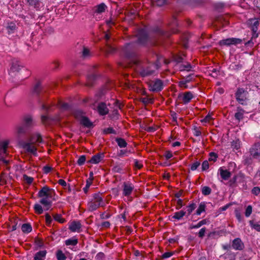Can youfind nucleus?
Masks as SVG:
<instances>
[{"mask_svg": "<svg viewBox=\"0 0 260 260\" xmlns=\"http://www.w3.org/2000/svg\"><path fill=\"white\" fill-rule=\"evenodd\" d=\"M96 78L95 74L93 73L91 75H88L87 77V82L86 85L88 87H91L93 85V82Z\"/></svg>", "mask_w": 260, "mask_h": 260, "instance_id": "obj_21", "label": "nucleus"}, {"mask_svg": "<svg viewBox=\"0 0 260 260\" xmlns=\"http://www.w3.org/2000/svg\"><path fill=\"white\" fill-rule=\"evenodd\" d=\"M232 246L233 249L236 250L241 251L244 248V244L239 238H237L233 241Z\"/></svg>", "mask_w": 260, "mask_h": 260, "instance_id": "obj_14", "label": "nucleus"}, {"mask_svg": "<svg viewBox=\"0 0 260 260\" xmlns=\"http://www.w3.org/2000/svg\"><path fill=\"white\" fill-rule=\"evenodd\" d=\"M81 226L82 225L80 221H73L70 224L69 229L72 232H80Z\"/></svg>", "mask_w": 260, "mask_h": 260, "instance_id": "obj_15", "label": "nucleus"}, {"mask_svg": "<svg viewBox=\"0 0 260 260\" xmlns=\"http://www.w3.org/2000/svg\"><path fill=\"white\" fill-rule=\"evenodd\" d=\"M209 168V162L207 160H204L202 165V170L203 171H206Z\"/></svg>", "mask_w": 260, "mask_h": 260, "instance_id": "obj_58", "label": "nucleus"}, {"mask_svg": "<svg viewBox=\"0 0 260 260\" xmlns=\"http://www.w3.org/2000/svg\"><path fill=\"white\" fill-rule=\"evenodd\" d=\"M78 242V239L75 237H73L72 238H70L66 240L65 244L67 246H75L77 244Z\"/></svg>", "mask_w": 260, "mask_h": 260, "instance_id": "obj_29", "label": "nucleus"}, {"mask_svg": "<svg viewBox=\"0 0 260 260\" xmlns=\"http://www.w3.org/2000/svg\"><path fill=\"white\" fill-rule=\"evenodd\" d=\"M252 206L251 205L248 206L245 210V216L246 217H249L251 215V214L252 213Z\"/></svg>", "mask_w": 260, "mask_h": 260, "instance_id": "obj_56", "label": "nucleus"}, {"mask_svg": "<svg viewBox=\"0 0 260 260\" xmlns=\"http://www.w3.org/2000/svg\"><path fill=\"white\" fill-rule=\"evenodd\" d=\"M232 147L236 150H238L240 148V142L239 140L234 141L232 143Z\"/></svg>", "mask_w": 260, "mask_h": 260, "instance_id": "obj_54", "label": "nucleus"}, {"mask_svg": "<svg viewBox=\"0 0 260 260\" xmlns=\"http://www.w3.org/2000/svg\"><path fill=\"white\" fill-rule=\"evenodd\" d=\"M104 204L102 194L100 192L94 193L92 200L87 204L88 210L89 211L96 210L100 207L104 206Z\"/></svg>", "mask_w": 260, "mask_h": 260, "instance_id": "obj_4", "label": "nucleus"}, {"mask_svg": "<svg viewBox=\"0 0 260 260\" xmlns=\"http://www.w3.org/2000/svg\"><path fill=\"white\" fill-rule=\"evenodd\" d=\"M135 44L134 43L126 44L122 49V54L131 62L137 65V71L142 77L152 75L156 70V66L151 62L142 61L135 50Z\"/></svg>", "mask_w": 260, "mask_h": 260, "instance_id": "obj_1", "label": "nucleus"}, {"mask_svg": "<svg viewBox=\"0 0 260 260\" xmlns=\"http://www.w3.org/2000/svg\"><path fill=\"white\" fill-rule=\"evenodd\" d=\"M134 189V186L132 183L128 182H124L123 184L122 194L125 197L129 196Z\"/></svg>", "mask_w": 260, "mask_h": 260, "instance_id": "obj_13", "label": "nucleus"}, {"mask_svg": "<svg viewBox=\"0 0 260 260\" xmlns=\"http://www.w3.org/2000/svg\"><path fill=\"white\" fill-rule=\"evenodd\" d=\"M24 180L28 184H31L33 181V178L29 177L26 175H24L23 176Z\"/></svg>", "mask_w": 260, "mask_h": 260, "instance_id": "obj_55", "label": "nucleus"}, {"mask_svg": "<svg viewBox=\"0 0 260 260\" xmlns=\"http://www.w3.org/2000/svg\"><path fill=\"white\" fill-rule=\"evenodd\" d=\"M74 116L75 118L78 119L79 121L80 119L84 117L83 113L80 110H77L74 112Z\"/></svg>", "mask_w": 260, "mask_h": 260, "instance_id": "obj_41", "label": "nucleus"}, {"mask_svg": "<svg viewBox=\"0 0 260 260\" xmlns=\"http://www.w3.org/2000/svg\"><path fill=\"white\" fill-rule=\"evenodd\" d=\"M201 129V127H197L196 126H194L193 128V134H194V136H195L196 137H199L202 134V132L200 130Z\"/></svg>", "mask_w": 260, "mask_h": 260, "instance_id": "obj_48", "label": "nucleus"}, {"mask_svg": "<svg viewBox=\"0 0 260 260\" xmlns=\"http://www.w3.org/2000/svg\"><path fill=\"white\" fill-rule=\"evenodd\" d=\"M35 125L31 115H24L22 118L21 124L17 127V133L19 135H25Z\"/></svg>", "mask_w": 260, "mask_h": 260, "instance_id": "obj_2", "label": "nucleus"}, {"mask_svg": "<svg viewBox=\"0 0 260 260\" xmlns=\"http://www.w3.org/2000/svg\"><path fill=\"white\" fill-rule=\"evenodd\" d=\"M92 182L89 181L88 179L86 180V186L83 188L84 192L85 193H87L88 191V189L91 185Z\"/></svg>", "mask_w": 260, "mask_h": 260, "instance_id": "obj_57", "label": "nucleus"}, {"mask_svg": "<svg viewBox=\"0 0 260 260\" xmlns=\"http://www.w3.org/2000/svg\"><path fill=\"white\" fill-rule=\"evenodd\" d=\"M220 175L221 177L224 180H228L231 176V173L227 170H223L221 168L219 169Z\"/></svg>", "mask_w": 260, "mask_h": 260, "instance_id": "obj_22", "label": "nucleus"}, {"mask_svg": "<svg viewBox=\"0 0 260 260\" xmlns=\"http://www.w3.org/2000/svg\"><path fill=\"white\" fill-rule=\"evenodd\" d=\"M46 254V250L40 251L36 253L34 256V260H44Z\"/></svg>", "mask_w": 260, "mask_h": 260, "instance_id": "obj_26", "label": "nucleus"}, {"mask_svg": "<svg viewBox=\"0 0 260 260\" xmlns=\"http://www.w3.org/2000/svg\"><path fill=\"white\" fill-rule=\"evenodd\" d=\"M244 110L240 107H238L237 109V112L235 114V117L236 119L240 121L243 119L244 117Z\"/></svg>", "mask_w": 260, "mask_h": 260, "instance_id": "obj_24", "label": "nucleus"}, {"mask_svg": "<svg viewBox=\"0 0 260 260\" xmlns=\"http://www.w3.org/2000/svg\"><path fill=\"white\" fill-rule=\"evenodd\" d=\"M6 183V176L4 173H2L0 175V185H3Z\"/></svg>", "mask_w": 260, "mask_h": 260, "instance_id": "obj_51", "label": "nucleus"}, {"mask_svg": "<svg viewBox=\"0 0 260 260\" xmlns=\"http://www.w3.org/2000/svg\"><path fill=\"white\" fill-rule=\"evenodd\" d=\"M197 76L194 74H190L184 77L183 78L185 80V82L189 83L195 79Z\"/></svg>", "mask_w": 260, "mask_h": 260, "instance_id": "obj_38", "label": "nucleus"}, {"mask_svg": "<svg viewBox=\"0 0 260 260\" xmlns=\"http://www.w3.org/2000/svg\"><path fill=\"white\" fill-rule=\"evenodd\" d=\"M112 170L113 172H114L115 173H120L121 172V171L122 170V168L119 165H117V166H114Z\"/></svg>", "mask_w": 260, "mask_h": 260, "instance_id": "obj_61", "label": "nucleus"}, {"mask_svg": "<svg viewBox=\"0 0 260 260\" xmlns=\"http://www.w3.org/2000/svg\"><path fill=\"white\" fill-rule=\"evenodd\" d=\"M141 101L144 104H147L152 103L153 102V99L148 98H142L141 99Z\"/></svg>", "mask_w": 260, "mask_h": 260, "instance_id": "obj_52", "label": "nucleus"}, {"mask_svg": "<svg viewBox=\"0 0 260 260\" xmlns=\"http://www.w3.org/2000/svg\"><path fill=\"white\" fill-rule=\"evenodd\" d=\"M148 84L149 90L153 92H159L164 87L163 82L159 79L151 80L148 83Z\"/></svg>", "mask_w": 260, "mask_h": 260, "instance_id": "obj_7", "label": "nucleus"}, {"mask_svg": "<svg viewBox=\"0 0 260 260\" xmlns=\"http://www.w3.org/2000/svg\"><path fill=\"white\" fill-rule=\"evenodd\" d=\"M191 68L192 67L190 63H187V64H181L179 67L180 71H189L191 70Z\"/></svg>", "mask_w": 260, "mask_h": 260, "instance_id": "obj_39", "label": "nucleus"}, {"mask_svg": "<svg viewBox=\"0 0 260 260\" xmlns=\"http://www.w3.org/2000/svg\"><path fill=\"white\" fill-rule=\"evenodd\" d=\"M105 134H116V132L112 127H109L104 129L103 131Z\"/></svg>", "mask_w": 260, "mask_h": 260, "instance_id": "obj_50", "label": "nucleus"}, {"mask_svg": "<svg viewBox=\"0 0 260 260\" xmlns=\"http://www.w3.org/2000/svg\"><path fill=\"white\" fill-rule=\"evenodd\" d=\"M86 161V156L85 155H82L79 157L77 160V164L79 166H82L84 164Z\"/></svg>", "mask_w": 260, "mask_h": 260, "instance_id": "obj_45", "label": "nucleus"}, {"mask_svg": "<svg viewBox=\"0 0 260 260\" xmlns=\"http://www.w3.org/2000/svg\"><path fill=\"white\" fill-rule=\"evenodd\" d=\"M43 89L41 82L38 81L33 88L32 92L34 94L39 95L38 103L41 106L42 110L47 112L49 111L51 105L46 102V97L45 95H40Z\"/></svg>", "mask_w": 260, "mask_h": 260, "instance_id": "obj_3", "label": "nucleus"}, {"mask_svg": "<svg viewBox=\"0 0 260 260\" xmlns=\"http://www.w3.org/2000/svg\"><path fill=\"white\" fill-rule=\"evenodd\" d=\"M237 180V176H235L228 183L229 186L232 187L235 184Z\"/></svg>", "mask_w": 260, "mask_h": 260, "instance_id": "obj_60", "label": "nucleus"}, {"mask_svg": "<svg viewBox=\"0 0 260 260\" xmlns=\"http://www.w3.org/2000/svg\"><path fill=\"white\" fill-rule=\"evenodd\" d=\"M251 226L258 232H260V224L257 223H254L253 221H249Z\"/></svg>", "mask_w": 260, "mask_h": 260, "instance_id": "obj_46", "label": "nucleus"}, {"mask_svg": "<svg viewBox=\"0 0 260 260\" xmlns=\"http://www.w3.org/2000/svg\"><path fill=\"white\" fill-rule=\"evenodd\" d=\"M30 140H32V142L35 143H41L42 142V136L40 134H36L31 137Z\"/></svg>", "mask_w": 260, "mask_h": 260, "instance_id": "obj_31", "label": "nucleus"}, {"mask_svg": "<svg viewBox=\"0 0 260 260\" xmlns=\"http://www.w3.org/2000/svg\"><path fill=\"white\" fill-rule=\"evenodd\" d=\"M7 28L9 34L12 33L16 28V25L14 23H10L8 24Z\"/></svg>", "mask_w": 260, "mask_h": 260, "instance_id": "obj_44", "label": "nucleus"}, {"mask_svg": "<svg viewBox=\"0 0 260 260\" xmlns=\"http://www.w3.org/2000/svg\"><path fill=\"white\" fill-rule=\"evenodd\" d=\"M242 40L238 38H228L220 41L221 45L230 46L231 45H237L241 44Z\"/></svg>", "mask_w": 260, "mask_h": 260, "instance_id": "obj_12", "label": "nucleus"}, {"mask_svg": "<svg viewBox=\"0 0 260 260\" xmlns=\"http://www.w3.org/2000/svg\"><path fill=\"white\" fill-rule=\"evenodd\" d=\"M34 142L32 140H30L29 142L23 141L21 142L22 147L27 152L30 153L33 155L36 156L37 149L36 146L34 145Z\"/></svg>", "mask_w": 260, "mask_h": 260, "instance_id": "obj_8", "label": "nucleus"}, {"mask_svg": "<svg viewBox=\"0 0 260 260\" xmlns=\"http://www.w3.org/2000/svg\"><path fill=\"white\" fill-rule=\"evenodd\" d=\"M48 198H42L40 203L45 207L46 210H48L51 207L52 202L48 199Z\"/></svg>", "mask_w": 260, "mask_h": 260, "instance_id": "obj_25", "label": "nucleus"}, {"mask_svg": "<svg viewBox=\"0 0 260 260\" xmlns=\"http://www.w3.org/2000/svg\"><path fill=\"white\" fill-rule=\"evenodd\" d=\"M104 156L103 153H98L93 155L87 162L92 164H97L103 159Z\"/></svg>", "mask_w": 260, "mask_h": 260, "instance_id": "obj_17", "label": "nucleus"}, {"mask_svg": "<svg viewBox=\"0 0 260 260\" xmlns=\"http://www.w3.org/2000/svg\"><path fill=\"white\" fill-rule=\"evenodd\" d=\"M91 56V53L88 48L83 47L82 51V57L84 58H87Z\"/></svg>", "mask_w": 260, "mask_h": 260, "instance_id": "obj_33", "label": "nucleus"}, {"mask_svg": "<svg viewBox=\"0 0 260 260\" xmlns=\"http://www.w3.org/2000/svg\"><path fill=\"white\" fill-rule=\"evenodd\" d=\"M106 8V5L104 3H101L94 7L93 11L94 13L100 14L104 12Z\"/></svg>", "mask_w": 260, "mask_h": 260, "instance_id": "obj_20", "label": "nucleus"}, {"mask_svg": "<svg viewBox=\"0 0 260 260\" xmlns=\"http://www.w3.org/2000/svg\"><path fill=\"white\" fill-rule=\"evenodd\" d=\"M80 123L81 124L87 128H91L93 126V123L86 116L82 117V118L80 119Z\"/></svg>", "mask_w": 260, "mask_h": 260, "instance_id": "obj_19", "label": "nucleus"}, {"mask_svg": "<svg viewBox=\"0 0 260 260\" xmlns=\"http://www.w3.org/2000/svg\"><path fill=\"white\" fill-rule=\"evenodd\" d=\"M34 210L35 211V213L38 214H41L43 212V209L41 205H40L39 204H36L34 205Z\"/></svg>", "mask_w": 260, "mask_h": 260, "instance_id": "obj_36", "label": "nucleus"}, {"mask_svg": "<svg viewBox=\"0 0 260 260\" xmlns=\"http://www.w3.org/2000/svg\"><path fill=\"white\" fill-rule=\"evenodd\" d=\"M249 22L251 23V29L252 32H257L259 22L257 18H251L249 19Z\"/></svg>", "mask_w": 260, "mask_h": 260, "instance_id": "obj_18", "label": "nucleus"}, {"mask_svg": "<svg viewBox=\"0 0 260 260\" xmlns=\"http://www.w3.org/2000/svg\"><path fill=\"white\" fill-rule=\"evenodd\" d=\"M21 230L23 233H29L32 231V228L29 223H24L21 226Z\"/></svg>", "mask_w": 260, "mask_h": 260, "instance_id": "obj_30", "label": "nucleus"}, {"mask_svg": "<svg viewBox=\"0 0 260 260\" xmlns=\"http://www.w3.org/2000/svg\"><path fill=\"white\" fill-rule=\"evenodd\" d=\"M211 192V189L208 186H204L202 189V193L204 196L209 195Z\"/></svg>", "mask_w": 260, "mask_h": 260, "instance_id": "obj_42", "label": "nucleus"}, {"mask_svg": "<svg viewBox=\"0 0 260 260\" xmlns=\"http://www.w3.org/2000/svg\"><path fill=\"white\" fill-rule=\"evenodd\" d=\"M54 193L53 189L50 188L47 186H44L39 191L38 197L39 198H51L52 194Z\"/></svg>", "mask_w": 260, "mask_h": 260, "instance_id": "obj_11", "label": "nucleus"}, {"mask_svg": "<svg viewBox=\"0 0 260 260\" xmlns=\"http://www.w3.org/2000/svg\"><path fill=\"white\" fill-rule=\"evenodd\" d=\"M29 5L34 6L35 8L39 7V0H26Z\"/></svg>", "mask_w": 260, "mask_h": 260, "instance_id": "obj_49", "label": "nucleus"}, {"mask_svg": "<svg viewBox=\"0 0 260 260\" xmlns=\"http://www.w3.org/2000/svg\"><path fill=\"white\" fill-rule=\"evenodd\" d=\"M20 69V67L18 64L15 63H13L11 68V70L14 72H19Z\"/></svg>", "mask_w": 260, "mask_h": 260, "instance_id": "obj_53", "label": "nucleus"}, {"mask_svg": "<svg viewBox=\"0 0 260 260\" xmlns=\"http://www.w3.org/2000/svg\"><path fill=\"white\" fill-rule=\"evenodd\" d=\"M206 204L205 202H201L196 211V214L200 215L203 212L205 211Z\"/></svg>", "mask_w": 260, "mask_h": 260, "instance_id": "obj_32", "label": "nucleus"}, {"mask_svg": "<svg viewBox=\"0 0 260 260\" xmlns=\"http://www.w3.org/2000/svg\"><path fill=\"white\" fill-rule=\"evenodd\" d=\"M196 207L197 206L194 203H192L189 205L187 206V210L186 211V213L187 214V216L190 215L191 213V212L196 209Z\"/></svg>", "mask_w": 260, "mask_h": 260, "instance_id": "obj_37", "label": "nucleus"}, {"mask_svg": "<svg viewBox=\"0 0 260 260\" xmlns=\"http://www.w3.org/2000/svg\"><path fill=\"white\" fill-rule=\"evenodd\" d=\"M45 220L47 225L50 226L52 221V219L48 213H46L45 214Z\"/></svg>", "mask_w": 260, "mask_h": 260, "instance_id": "obj_47", "label": "nucleus"}, {"mask_svg": "<svg viewBox=\"0 0 260 260\" xmlns=\"http://www.w3.org/2000/svg\"><path fill=\"white\" fill-rule=\"evenodd\" d=\"M252 193L256 196L258 195L260 193V188L258 187H254L251 190Z\"/></svg>", "mask_w": 260, "mask_h": 260, "instance_id": "obj_64", "label": "nucleus"}, {"mask_svg": "<svg viewBox=\"0 0 260 260\" xmlns=\"http://www.w3.org/2000/svg\"><path fill=\"white\" fill-rule=\"evenodd\" d=\"M249 153L254 159L260 160V141L255 142L251 146L249 149Z\"/></svg>", "mask_w": 260, "mask_h": 260, "instance_id": "obj_9", "label": "nucleus"}, {"mask_svg": "<svg viewBox=\"0 0 260 260\" xmlns=\"http://www.w3.org/2000/svg\"><path fill=\"white\" fill-rule=\"evenodd\" d=\"M186 214V211L182 210L178 212H175L174 215L172 216V218H174L177 220L181 219Z\"/></svg>", "mask_w": 260, "mask_h": 260, "instance_id": "obj_27", "label": "nucleus"}, {"mask_svg": "<svg viewBox=\"0 0 260 260\" xmlns=\"http://www.w3.org/2000/svg\"><path fill=\"white\" fill-rule=\"evenodd\" d=\"M52 216H53L54 219L55 221H56L60 223H63L65 222V221H66V220L64 218H62L61 214H53Z\"/></svg>", "mask_w": 260, "mask_h": 260, "instance_id": "obj_34", "label": "nucleus"}, {"mask_svg": "<svg viewBox=\"0 0 260 260\" xmlns=\"http://www.w3.org/2000/svg\"><path fill=\"white\" fill-rule=\"evenodd\" d=\"M57 260H66V256L61 250L57 251L56 253Z\"/></svg>", "mask_w": 260, "mask_h": 260, "instance_id": "obj_40", "label": "nucleus"}, {"mask_svg": "<svg viewBox=\"0 0 260 260\" xmlns=\"http://www.w3.org/2000/svg\"><path fill=\"white\" fill-rule=\"evenodd\" d=\"M115 141L117 142L118 146L120 148H125L127 146V143L125 140L121 138H116Z\"/></svg>", "mask_w": 260, "mask_h": 260, "instance_id": "obj_28", "label": "nucleus"}, {"mask_svg": "<svg viewBox=\"0 0 260 260\" xmlns=\"http://www.w3.org/2000/svg\"><path fill=\"white\" fill-rule=\"evenodd\" d=\"M217 157V155L215 153L211 152L210 153V157L209 158V160L215 161L216 160Z\"/></svg>", "mask_w": 260, "mask_h": 260, "instance_id": "obj_62", "label": "nucleus"}, {"mask_svg": "<svg viewBox=\"0 0 260 260\" xmlns=\"http://www.w3.org/2000/svg\"><path fill=\"white\" fill-rule=\"evenodd\" d=\"M192 98L193 95L191 92L188 91L184 93L183 95L182 96L183 103L184 104L188 103L189 102H190Z\"/></svg>", "mask_w": 260, "mask_h": 260, "instance_id": "obj_23", "label": "nucleus"}, {"mask_svg": "<svg viewBox=\"0 0 260 260\" xmlns=\"http://www.w3.org/2000/svg\"><path fill=\"white\" fill-rule=\"evenodd\" d=\"M258 34L257 33V32H252V37H251V39L249 41H248V42H247L246 43H245V45L249 46L251 44L252 45H253L254 42H253V40L256 39L258 37Z\"/></svg>", "mask_w": 260, "mask_h": 260, "instance_id": "obj_35", "label": "nucleus"}, {"mask_svg": "<svg viewBox=\"0 0 260 260\" xmlns=\"http://www.w3.org/2000/svg\"><path fill=\"white\" fill-rule=\"evenodd\" d=\"M9 144L8 141H0V160H2L4 163L8 164L9 160L5 159L7 156V149Z\"/></svg>", "mask_w": 260, "mask_h": 260, "instance_id": "obj_10", "label": "nucleus"}, {"mask_svg": "<svg viewBox=\"0 0 260 260\" xmlns=\"http://www.w3.org/2000/svg\"><path fill=\"white\" fill-rule=\"evenodd\" d=\"M137 37V43L142 45H147L151 42L150 38L145 28H140L138 30Z\"/></svg>", "mask_w": 260, "mask_h": 260, "instance_id": "obj_5", "label": "nucleus"}, {"mask_svg": "<svg viewBox=\"0 0 260 260\" xmlns=\"http://www.w3.org/2000/svg\"><path fill=\"white\" fill-rule=\"evenodd\" d=\"M115 49L113 47L110 46V45H107L106 51L107 53H112L115 51Z\"/></svg>", "mask_w": 260, "mask_h": 260, "instance_id": "obj_63", "label": "nucleus"}, {"mask_svg": "<svg viewBox=\"0 0 260 260\" xmlns=\"http://www.w3.org/2000/svg\"><path fill=\"white\" fill-rule=\"evenodd\" d=\"M154 31L159 35L169 37V35L160 28L157 27L154 29Z\"/></svg>", "mask_w": 260, "mask_h": 260, "instance_id": "obj_43", "label": "nucleus"}, {"mask_svg": "<svg viewBox=\"0 0 260 260\" xmlns=\"http://www.w3.org/2000/svg\"><path fill=\"white\" fill-rule=\"evenodd\" d=\"M248 92L243 88H238L235 94L236 101L242 105H246Z\"/></svg>", "mask_w": 260, "mask_h": 260, "instance_id": "obj_6", "label": "nucleus"}, {"mask_svg": "<svg viewBox=\"0 0 260 260\" xmlns=\"http://www.w3.org/2000/svg\"><path fill=\"white\" fill-rule=\"evenodd\" d=\"M200 162L199 161H196L191 165L190 170L191 171H195L200 166Z\"/></svg>", "mask_w": 260, "mask_h": 260, "instance_id": "obj_59", "label": "nucleus"}, {"mask_svg": "<svg viewBox=\"0 0 260 260\" xmlns=\"http://www.w3.org/2000/svg\"><path fill=\"white\" fill-rule=\"evenodd\" d=\"M97 109L101 115H105L109 112V109L107 107L106 104L104 102L100 103Z\"/></svg>", "mask_w": 260, "mask_h": 260, "instance_id": "obj_16", "label": "nucleus"}]
</instances>
